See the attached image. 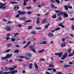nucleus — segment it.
<instances>
[{"mask_svg":"<svg viewBox=\"0 0 74 74\" xmlns=\"http://www.w3.org/2000/svg\"><path fill=\"white\" fill-rule=\"evenodd\" d=\"M49 67H50V68H52L53 67H54V66L52 64H50L49 65Z\"/></svg>","mask_w":74,"mask_h":74,"instance_id":"30","label":"nucleus"},{"mask_svg":"<svg viewBox=\"0 0 74 74\" xmlns=\"http://www.w3.org/2000/svg\"><path fill=\"white\" fill-rule=\"evenodd\" d=\"M40 60L41 61H45V60H44V58H40Z\"/></svg>","mask_w":74,"mask_h":74,"instance_id":"55","label":"nucleus"},{"mask_svg":"<svg viewBox=\"0 0 74 74\" xmlns=\"http://www.w3.org/2000/svg\"><path fill=\"white\" fill-rule=\"evenodd\" d=\"M60 63H63V62H64V61L63 60H61L60 61Z\"/></svg>","mask_w":74,"mask_h":74,"instance_id":"52","label":"nucleus"},{"mask_svg":"<svg viewBox=\"0 0 74 74\" xmlns=\"http://www.w3.org/2000/svg\"><path fill=\"white\" fill-rule=\"evenodd\" d=\"M68 54L67 53H65L62 56V57L61 58V59L63 60L64 59V58H67V56Z\"/></svg>","mask_w":74,"mask_h":74,"instance_id":"5","label":"nucleus"},{"mask_svg":"<svg viewBox=\"0 0 74 74\" xmlns=\"http://www.w3.org/2000/svg\"><path fill=\"white\" fill-rule=\"evenodd\" d=\"M56 14H55L53 16V18H56Z\"/></svg>","mask_w":74,"mask_h":74,"instance_id":"37","label":"nucleus"},{"mask_svg":"<svg viewBox=\"0 0 74 74\" xmlns=\"http://www.w3.org/2000/svg\"><path fill=\"white\" fill-rule=\"evenodd\" d=\"M63 25L62 23H60L58 25V26H60L61 27H62L64 28V26L63 25Z\"/></svg>","mask_w":74,"mask_h":74,"instance_id":"29","label":"nucleus"},{"mask_svg":"<svg viewBox=\"0 0 74 74\" xmlns=\"http://www.w3.org/2000/svg\"><path fill=\"white\" fill-rule=\"evenodd\" d=\"M71 66L69 65H66L64 66V67L66 69H67V67H70Z\"/></svg>","mask_w":74,"mask_h":74,"instance_id":"28","label":"nucleus"},{"mask_svg":"<svg viewBox=\"0 0 74 74\" xmlns=\"http://www.w3.org/2000/svg\"><path fill=\"white\" fill-rule=\"evenodd\" d=\"M63 17L64 18H68L69 15L67 14L66 12H64Z\"/></svg>","mask_w":74,"mask_h":74,"instance_id":"10","label":"nucleus"},{"mask_svg":"<svg viewBox=\"0 0 74 74\" xmlns=\"http://www.w3.org/2000/svg\"><path fill=\"white\" fill-rule=\"evenodd\" d=\"M74 55L72 54H69V55H68V56H69V57H71V56H73Z\"/></svg>","mask_w":74,"mask_h":74,"instance_id":"40","label":"nucleus"},{"mask_svg":"<svg viewBox=\"0 0 74 74\" xmlns=\"http://www.w3.org/2000/svg\"><path fill=\"white\" fill-rule=\"evenodd\" d=\"M14 68L12 67H10L9 68V70H10L11 71H12V70H14Z\"/></svg>","mask_w":74,"mask_h":74,"instance_id":"25","label":"nucleus"},{"mask_svg":"<svg viewBox=\"0 0 74 74\" xmlns=\"http://www.w3.org/2000/svg\"><path fill=\"white\" fill-rule=\"evenodd\" d=\"M53 0H51V1H53ZM55 1L56 2H57V3L58 4H59L60 3V1H59V0H55Z\"/></svg>","mask_w":74,"mask_h":74,"instance_id":"33","label":"nucleus"},{"mask_svg":"<svg viewBox=\"0 0 74 74\" xmlns=\"http://www.w3.org/2000/svg\"><path fill=\"white\" fill-rule=\"evenodd\" d=\"M22 26V24H19L17 25L18 27H21Z\"/></svg>","mask_w":74,"mask_h":74,"instance_id":"63","label":"nucleus"},{"mask_svg":"<svg viewBox=\"0 0 74 74\" xmlns=\"http://www.w3.org/2000/svg\"><path fill=\"white\" fill-rule=\"evenodd\" d=\"M6 31H10V30H11V29L10 27H7L6 28Z\"/></svg>","mask_w":74,"mask_h":74,"instance_id":"24","label":"nucleus"},{"mask_svg":"<svg viewBox=\"0 0 74 74\" xmlns=\"http://www.w3.org/2000/svg\"><path fill=\"white\" fill-rule=\"evenodd\" d=\"M29 48H30V50L32 52H33L34 53H36V49L34 47V46L32 45H30Z\"/></svg>","mask_w":74,"mask_h":74,"instance_id":"3","label":"nucleus"},{"mask_svg":"<svg viewBox=\"0 0 74 74\" xmlns=\"http://www.w3.org/2000/svg\"><path fill=\"white\" fill-rule=\"evenodd\" d=\"M61 47L63 48L66 46V43L64 42H63L61 44H60Z\"/></svg>","mask_w":74,"mask_h":74,"instance_id":"7","label":"nucleus"},{"mask_svg":"<svg viewBox=\"0 0 74 74\" xmlns=\"http://www.w3.org/2000/svg\"><path fill=\"white\" fill-rule=\"evenodd\" d=\"M10 4H17L18 3V2H10Z\"/></svg>","mask_w":74,"mask_h":74,"instance_id":"26","label":"nucleus"},{"mask_svg":"<svg viewBox=\"0 0 74 74\" xmlns=\"http://www.w3.org/2000/svg\"><path fill=\"white\" fill-rule=\"evenodd\" d=\"M11 41H12V42H14L15 41V39L12 38V39L11 40Z\"/></svg>","mask_w":74,"mask_h":74,"instance_id":"45","label":"nucleus"},{"mask_svg":"<svg viewBox=\"0 0 74 74\" xmlns=\"http://www.w3.org/2000/svg\"><path fill=\"white\" fill-rule=\"evenodd\" d=\"M36 30H41V27H36Z\"/></svg>","mask_w":74,"mask_h":74,"instance_id":"47","label":"nucleus"},{"mask_svg":"<svg viewBox=\"0 0 74 74\" xmlns=\"http://www.w3.org/2000/svg\"><path fill=\"white\" fill-rule=\"evenodd\" d=\"M19 50L18 49H17L16 50H14V52L15 53H18V52H19Z\"/></svg>","mask_w":74,"mask_h":74,"instance_id":"27","label":"nucleus"},{"mask_svg":"<svg viewBox=\"0 0 74 74\" xmlns=\"http://www.w3.org/2000/svg\"><path fill=\"white\" fill-rule=\"evenodd\" d=\"M44 51V49H42L41 50H39L38 51V53H41L43 52Z\"/></svg>","mask_w":74,"mask_h":74,"instance_id":"20","label":"nucleus"},{"mask_svg":"<svg viewBox=\"0 0 74 74\" xmlns=\"http://www.w3.org/2000/svg\"><path fill=\"white\" fill-rule=\"evenodd\" d=\"M11 46H12V45L11 44H9L7 45V47H8V48H9L11 47Z\"/></svg>","mask_w":74,"mask_h":74,"instance_id":"32","label":"nucleus"},{"mask_svg":"<svg viewBox=\"0 0 74 74\" xmlns=\"http://www.w3.org/2000/svg\"><path fill=\"white\" fill-rule=\"evenodd\" d=\"M64 8L65 10H68V8H69V6L65 5Z\"/></svg>","mask_w":74,"mask_h":74,"instance_id":"19","label":"nucleus"},{"mask_svg":"<svg viewBox=\"0 0 74 74\" xmlns=\"http://www.w3.org/2000/svg\"><path fill=\"white\" fill-rule=\"evenodd\" d=\"M53 70V72H56V69H52Z\"/></svg>","mask_w":74,"mask_h":74,"instance_id":"57","label":"nucleus"},{"mask_svg":"<svg viewBox=\"0 0 74 74\" xmlns=\"http://www.w3.org/2000/svg\"><path fill=\"white\" fill-rule=\"evenodd\" d=\"M11 23V21H9L6 23V25H8V24L9 23Z\"/></svg>","mask_w":74,"mask_h":74,"instance_id":"60","label":"nucleus"},{"mask_svg":"<svg viewBox=\"0 0 74 74\" xmlns=\"http://www.w3.org/2000/svg\"><path fill=\"white\" fill-rule=\"evenodd\" d=\"M17 60L19 62H23V60L22 59H18Z\"/></svg>","mask_w":74,"mask_h":74,"instance_id":"50","label":"nucleus"},{"mask_svg":"<svg viewBox=\"0 0 74 74\" xmlns=\"http://www.w3.org/2000/svg\"><path fill=\"white\" fill-rule=\"evenodd\" d=\"M26 14V12H21L20 13H19V14H20V15H24V14Z\"/></svg>","mask_w":74,"mask_h":74,"instance_id":"23","label":"nucleus"},{"mask_svg":"<svg viewBox=\"0 0 74 74\" xmlns=\"http://www.w3.org/2000/svg\"><path fill=\"white\" fill-rule=\"evenodd\" d=\"M23 67H27V65L26 64H24L23 65Z\"/></svg>","mask_w":74,"mask_h":74,"instance_id":"59","label":"nucleus"},{"mask_svg":"<svg viewBox=\"0 0 74 74\" xmlns=\"http://www.w3.org/2000/svg\"><path fill=\"white\" fill-rule=\"evenodd\" d=\"M60 15H64V13H63L62 11H61L59 14H57V15L58 16H60Z\"/></svg>","mask_w":74,"mask_h":74,"instance_id":"8","label":"nucleus"},{"mask_svg":"<svg viewBox=\"0 0 74 74\" xmlns=\"http://www.w3.org/2000/svg\"><path fill=\"white\" fill-rule=\"evenodd\" d=\"M26 43V41H24L23 42L22 44H25V43Z\"/></svg>","mask_w":74,"mask_h":74,"instance_id":"54","label":"nucleus"},{"mask_svg":"<svg viewBox=\"0 0 74 74\" xmlns=\"http://www.w3.org/2000/svg\"><path fill=\"white\" fill-rule=\"evenodd\" d=\"M48 36L50 37H53V33L50 32L48 34Z\"/></svg>","mask_w":74,"mask_h":74,"instance_id":"13","label":"nucleus"},{"mask_svg":"<svg viewBox=\"0 0 74 74\" xmlns=\"http://www.w3.org/2000/svg\"><path fill=\"white\" fill-rule=\"evenodd\" d=\"M10 36H11V34H6L7 37H10Z\"/></svg>","mask_w":74,"mask_h":74,"instance_id":"36","label":"nucleus"},{"mask_svg":"<svg viewBox=\"0 0 74 74\" xmlns=\"http://www.w3.org/2000/svg\"><path fill=\"white\" fill-rule=\"evenodd\" d=\"M30 42H28L27 44V45L25 46L24 47H23V48H26V47L29 46V44H30Z\"/></svg>","mask_w":74,"mask_h":74,"instance_id":"18","label":"nucleus"},{"mask_svg":"<svg viewBox=\"0 0 74 74\" xmlns=\"http://www.w3.org/2000/svg\"><path fill=\"white\" fill-rule=\"evenodd\" d=\"M26 17H23L20 18L19 19L21 21H25L26 20Z\"/></svg>","mask_w":74,"mask_h":74,"instance_id":"12","label":"nucleus"},{"mask_svg":"<svg viewBox=\"0 0 74 74\" xmlns=\"http://www.w3.org/2000/svg\"><path fill=\"white\" fill-rule=\"evenodd\" d=\"M59 53H56L55 54V55H56V56L58 55V56L59 55Z\"/></svg>","mask_w":74,"mask_h":74,"instance_id":"61","label":"nucleus"},{"mask_svg":"<svg viewBox=\"0 0 74 74\" xmlns=\"http://www.w3.org/2000/svg\"><path fill=\"white\" fill-rule=\"evenodd\" d=\"M51 7L52 8H54V5H53V3H52L51 5Z\"/></svg>","mask_w":74,"mask_h":74,"instance_id":"49","label":"nucleus"},{"mask_svg":"<svg viewBox=\"0 0 74 74\" xmlns=\"http://www.w3.org/2000/svg\"><path fill=\"white\" fill-rule=\"evenodd\" d=\"M5 38L6 39L5 40V41H8L9 40H10V38L8 37H7L6 38Z\"/></svg>","mask_w":74,"mask_h":74,"instance_id":"34","label":"nucleus"},{"mask_svg":"<svg viewBox=\"0 0 74 74\" xmlns=\"http://www.w3.org/2000/svg\"><path fill=\"white\" fill-rule=\"evenodd\" d=\"M27 1H28V0H24L23 3L24 6H25L26 5V2H27Z\"/></svg>","mask_w":74,"mask_h":74,"instance_id":"17","label":"nucleus"},{"mask_svg":"<svg viewBox=\"0 0 74 74\" xmlns=\"http://www.w3.org/2000/svg\"><path fill=\"white\" fill-rule=\"evenodd\" d=\"M61 20H62V18H61V17L60 16L58 18L57 21H61Z\"/></svg>","mask_w":74,"mask_h":74,"instance_id":"39","label":"nucleus"},{"mask_svg":"<svg viewBox=\"0 0 74 74\" xmlns=\"http://www.w3.org/2000/svg\"><path fill=\"white\" fill-rule=\"evenodd\" d=\"M71 51V49H69L68 50V51H67L68 53H69V52H70Z\"/></svg>","mask_w":74,"mask_h":74,"instance_id":"38","label":"nucleus"},{"mask_svg":"<svg viewBox=\"0 0 74 74\" xmlns=\"http://www.w3.org/2000/svg\"><path fill=\"white\" fill-rule=\"evenodd\" d=\"M50 26V24L49 23H48L47 25H46L45 26L44 28L45 29H48V26Z\"/></svg>","mask_w":74,"mask_h":74,"instance_id":"15","label":"nucleus"},{"mask_svg":"<svg viewBox=\"0 0 74 74\" xmlns=\"http://www.w3.org/2000/svg\"><path fill=\"white\" fill-rule=\"evenodd\" d=\"M34 66L35 67V69H38V65H37V64H36V63L34 62Z\"/></svg>","mask_w":74,"mask_h":74,"instance_id":"16","label":"nucleus"},{"mask_svg":"<svg viewBox=\"0 0 74 74\" xmlns=\"http://www.w3.org/2000/svg\"><path fill=\"white\" fill-rule=\"evenodd\" d=\"M59 10H56L55 11L56 13H59Z\"/></svg>","mask_w":74,"mask_h":74,"instance_id":"62","label":"nucleus"},{"mask_svg":"<svg viewBox=\"0 0 74 74\" xmlns=\"http://www.w3.org/2000/svg\"><path fill=\"white\" fill-rule=\"evenodd\" d=\"M56 74H62V72H60L58 73H57Z\"/></svg>","mask_w":74,"mask_h":74,"instance_id":"64","label":"nucleus"},{"mask_svg":"<svg viewBox=\"0 0 74 74\" xmlns=\"http://www.w3.org/2000/svg\"><path fill=\"white\" fill-rule=\"evenodd\" d=\"M47 42L46 41H42V43H40V45H42V44H46Z\"/></svg>","mask_w":74,"mask_h":74,"instance_id":"22","label":"nucleus"},{"mask_svg":"<svg viewBox=\"0 0 74 74\" xmlns=\"http://www.w3.org/2000/svg\"><path fill=\"white\" fill-rule=\"evenodd\" d=\"M36 19L37 20L36 21V23L38 25V24L40 23V19H39V18H36Z\"/></svg>","mask_w":74,"mask_h":74,"instance_id":"11","label":"nucleus"},{"mask_svg":"<svg viewBox=\"0 0 74 74\" xmlns=\"http://www.w3.org/2000/svg\"><path fill=\"white\" fill-rule=\"evenodd\" d=\"M37 33L35 31H33L31 32V34H36Z\"/></svg>","mask_w":74,"mask_h":74,"instance_id":"31","label":"nucleus"},{"mask_svg":"<svg viewBox=\"0 0 74 74\" xmlns=\"http://www.w3.org/2000/svg\"><path fill=\"white\" fill-rule=\"evenodd\" d=\"M59 30H60V28L57 27L54 30L56 31Z\"/></svg>","mask_w":74,"mask_h":74,"instance_id":"41","label":"nucleus"},{"mask_svg":"<svg viewBox=\"0 0 74 74\" xmlns=\"http://www.w3.org/2000/svg\"><path fill=\"white\" fill-rule=\"evenodd\" d=\"M8 70H9V69L8 68H5V71H8Z\"/></svg>","mask_w":74,"mask_h":74,"instance_id":"48","label":"nucleus"},{"mask_svg":"<svg viewBox=\"0 0 74 74\" xmlns=\"http://www.w3.org/2000/svg\"><path fill=\"white\" fill-rule=\"evenodd\" d=\"M10 51H11V49H9L7 50H6L5 51V52H6V53L9 52H10Z\"/></svg>","mask_w":74,"mask_h":74,"instance_id":"46","label":"nucleus"},{"mask_svg":"<svg viewBox=\"0 0 74 74\" xmlns=\"http://www.w3.org/2000/svg\"><path fill=\"white\" fill-rule=\"evenodd\" d=\"M27 9V10H29V9H31V6L29 7H25Z\"/></svg>","mask_w":74,"mask_h":74,"instance_id":"42","label":"nucleus"},{"mask_svg":"<svg viewBox=\"0 0 74 74\" xmlns=\"http://www.w3.org/2000/svg\"><path fill=\"white\" fill-rule=\"evenodd\" d=\"M32 12H27V14H28V15H29L30 14H32Z\"/></svg>","mask_w":74,"mask_h":74,"instance_id":"56","label":"nucleus"},{"mask_svg":"<svg viewBox=\"0 0 74 74\" xmlns=\"http://www.w3.org/2000/svg\"><path fill=\"white\" fill-rule=\"evenodd\" d=\"M18 35H19V34L18 33H16L14 34V36H18Z\"/></svg>","mask_w":74,"mask_h":74,"instance_id":"58","label":"nucleus"},{"mask_svg":"<svg viewBox=\"0 0 74 74\" xmlns=\"http://www.w3.org/2000/svg\"><path fill=\"white\" fill-rule=\"evenodd\" d=\"M19 6L17 5V6H15L14 8V10H15V11H18V9H19Z\"/></svg>","mask_w":74,"mask_h":74,"instance_id":"9","label":"nucleus"},{"mask_svg":"<svg viewBox=\"0 0 74 74\" xmlns=\"http://www.w3.org/2000/svg\"><path fill=\"white\" fill-rule=\"evenodd\" d=\"M71 29L72 30H74V25H72L71 27Z\"/></svg>","mask_w":74,"mask_h":74,"instance_id":"43","label":"nucleus"},{"mask_svg":"<svg viewBox=\"0 0 74 74\" xmlns=\"http://www.w3.org/2000/svg\"><path fill=\"white\" fill-rule=\"evenodd\" d=\"M18 73V71L15 70L13 71H11L10 72H5L3 73V74H13L15 73Z\"/></svg>","mask_w":74,"mask_h":74,"instance_id":"2","label":"nucleus"},{"mask_svg":"<svg viewBox=\"0 0 74 74\" xmlns=\"http://www.w3.org/2000/svg\"><path fill=\"white\" fill-rule=\"evenodd\" d=\"M32 21L31 20H29L27 21H25V23H26L27 22H32Z\"/></svg>","mask_w":74,"mask_h":74,"instance_id":"35","label":"nucleus"},{"mask_svg":"<svg viewBox=\"0 0 74 74\" xmlns=\"http://www.w3.org/2000/svg\"><path fill=\"white\" fill-rule=\"evenodd\" d=\"M12 56V54H7L5 57H2V60H5V59H8V58H11Z\"/></svg>","mask_w":74,"mask_h":74,"instance_id":"1","label":"nucleus"},{"mask_svg":"<svg viewBox=\"0 0 74 74\" xmlns=\"http://www.w3.org/2000/svg\"><path fill=\"white\" fill-rule=\"evenodd\" d=\"M62 55H63V52H60V53H59L58 57H59V58L62 57Z\"/></svg>","mask_w":74,"mask_h":74,"instance_id":"14","label":"nucleus"},{"mask_svg":"<svg viewBox=\"0 0 74 74\" xmlns=\"http://www.w3.org/2000/svg\"><path fill=\"white\" fill-rule=\"evenodd\" d=\"M1 5H0V9L3 8V9H5V7H4V6H5V5L6 4V3L5 2L4 4L1 3Z\"/></svg>","mask_w":74,"mask_h":74,"instance_id":"4","label":"nucleus"},{"mask_svg":"<svg viewBox=\"0 0 74 74\" xmlns=\"http://www.w3.org/2000/svg\"><path fill=\"white\" fill-rule=\"evenodd\" d=\"M18 58H24V57L22 56H19L18 57Z\"/></svg>","mask_w":74,"mask_h":74,"instance_id":"51","label":"nucleus"},{"mask_svg":"<svg viewBox=\"0 0 74 74\" xmlns=\"http://www.w3.org/2000/svg\"><path fill=\"white\" fill-rule=\"evenodd\" d=\"M32 56V54H26V56L25 57L26 59L27 60H29L30 59L29 57H31Z\"/></svg>","mask_w":74,"mask_h":74,"instance_id":"6","label":"nucleus"},{"mask_svg":"<svg viewBox=\"0 0 74 74\" xmlns=\"http://www.w3.org/2000/svg\"><path fill=\"white\" fill-rule=\"evenodd\" d=\"M47 21V20L46 19H45L43 21L42 23H45V22H46V21Z\"/></svg>","mask_w":74,"mask_h":74,"instance_id":"44","label":"nucleus"},{"mask_svg":"<svg viewBox=\"0 0 74 74\" xmlns=\"http://www.w3.org/2000/svg\"><path fill=\"white\" fill-rule=\"evenodd\" d=\"M29 69H32V66H33V64L32 63H30L29 64Z\"/></svg>","mask_w":74,"mask_h":74,"instance_id":"21","label":"nucleus"},{"mask_svg":"<svg viewBox=\"0 0 74 74\" xmlns=\"http://www.w3.org/2000/svg\"><path fill=\"white\" fill-rule=\"evenodd\" d=\"M28 28L29 29H32V26H29Z\"/></svg>","mask_w":74,"mask_h":74,"instance_id":"53","label":"nucleus"}]
</instances>
